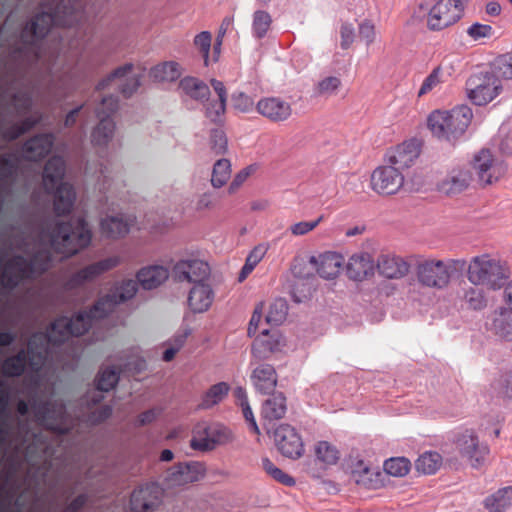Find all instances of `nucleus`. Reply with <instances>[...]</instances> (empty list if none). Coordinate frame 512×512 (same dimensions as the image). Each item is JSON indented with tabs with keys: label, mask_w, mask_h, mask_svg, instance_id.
<instances>
[{
	"label": "nucleus",
	"mask_w": 512,
	"mask_h": 512,
	"mask_svg": "<svg viewBox=\"0 0 512 512\" xmlns=\"http://www.w3.org/2000/svg\"><path fill=\"white\" fill-rule=\"evenodd\" d=\"M384 470L395 477L405 476L410 470V461L405 457L390 458L384 462Z\"/></svg>",
	"instance_id": "obj_55"
},
{
	"label": "nucleus",
	"mask_w": 512,
	"mask_h": 512,
	"mask_svg": "<svg viewBox=\"0 0 512 512\" xmlns=\"http://www.w3.org/2000/svg\"><path fill=\"white\" fill-rule=\"evenodd\" d=\"M214 292L206 282L193 285L188 295V305L192 312L203 313L209 309Z\"/></svg>",
	"instance_id": "obj_33"
},
{
	"label": "nucleus",
	"mask_w": 512,
	"mask_h": 512,
	"mask_svg": "<svg viewBox=\"0 0 512 512\" xmlns=\"http://www.w3.org/2000/svg\"><path fill=\"white\" fill-rule=\"evenodd\" d=\"M469 168L476 175L474 180L482 187L497 182L505 172L504 167L493 159L487 149H482L474 156Z\"/></svg>",
	"instance_id": "obj_13"
},
{
	"label": "nucleus",
	"mask_w": 512,
	"mask_h": 512,
	"mask_svg": "<svg viewBox=\"0 0 512 512\" xmlns=\"http://www.w3.org/2000/svg\"><path fill=\"white\" fill-rule=\"evenodd\" d=\"M442 464V457L437 452H425L416 460V469L423 474H434Z\"/></svg>",
	"instance_id": "obj_48"
},
{
	"label": "nucleus",
	"mask_w": 512,
	"mask_h": 512,
	"mask_svg": "<svg viewBox=\"0 0 512 512\" xmlns=\"http://www.w3.org/2000/svg\"><path fill=\"white\" fill-rule=\"evenodd\" d=\"M230 431L219 423L202 422L196 425L190 446L197 451H211L216 446L230 441Z\"/></svg>",
	"instance_id": "obj_12"
},
{
	"label": "nucleus",
	"mask_w": 512,
	"mask_h": 512,
	"mask_svg": "<svg viewBox=\"0 0 512 512\" xmlns=\"http://www.w3.org/2000/svg\"><path fill=\"white\" fill-rule=\"evenodd\" d=\"M162 491L155 484H145L135 489L130 498L133 512H148L156 509L161 502Z\"/></svg>",
	"instance_id": "obj_21"
},
{
	"label": "nucleus",
	"mask_w": 512,
	"mask_h": 512,
	"mask_svg": "<svg viewBox=\"0 0 512 512\" xmlns=\"http://www.w3.org/2000/svg\"><path fill=\"white\" fill-rule=\"evenodd\" d=\"M457 446L461 455L468 458L473 467L480 466L489 452L488 447L480 444L478 437L468 430L458 437Z\"/></svg>",
	"instance_id": "obj_24"
},
{
	"label": "nucleus",
	"mask_w": 512,
	"mask_h": 512,
	"mask_svg": "<svg viewBox=\"0 0 512 512\" xmlns=\"http://www.w3.org/2000/svg\"><path fill=\"white\" fill-rule=\"evenodd\" d=\"M138 290L137 280L128 279L116 284L106 295L99 298L89 310H82L73 317L56 319L53 329H71L74 336H81L89 330L94 320L102 319L113 312L115 307L133 298Z\"/></svg>",
	"instance_id": "obj_2"
},
{
	"label": "nucleus",
	"mask_w": 512,
	"mask_h": 512,
	"mask_svg": "<svg viewBox=\"0 0 512 512\" xmlns=\"http://www.w3.org/2000/svg\"><path fill=\"white\" fill-rule=\"evenodd\" d=\"M64 175L65 162L63 158L51 157L44 166L42 180L45 191L53 194V208L57 216L69 214L76 200L73 186L63 182Z\"/></svg>",
	"instance_id": "obj_5"
},
{
	"label": "nucleus",
	"mask_w": 512,
	"mask_h": 512,
	"mask_svg": "<svg viewBox=\"0 0 512 512\" xmlns=\"http://www.w3.org/2000/svg\"><path fill=\"white\" fill-rule=\"evenodd\" d=\"M286 411V397L282 392L273 394L262 405V416L265 420H280L285 416Z\"/></svg>",
	"instance_id": "obj_39"
},
{
	"label": "nucleus",
	"mask_w": 512,
	"mask_h": 512,
	"mask_svg": "<svg viewBox=\"0 0 512 512\" xmlns=\"http://www.w3.org/2000/svg\"><path fill=\"white\" fill-rule=\"evenodd\" d=\"M210 147L216 154H223L227 150V138L222 129H212L210 132Z\"/></svg>",
	"instance_id": "obj_62"
},
{
	"label": "nucleus",
	"mask_w": 512,
	"mask_h": 512,
	"mask_svg": "<svg viewBox=\"0 0 512 512\" xmlns=\"http://www.w3.org/2000/svg\"><path fill=\"white\" fill-rule=\"evenodd\" d=\"M172 275L179 282L187 281L195 285L208 280L210 267L199 259L180 260L174 265Z\"/></svg>",
	"instance_id": "obj_19"
},
{
	"label": "nucleus",
	"mask_w": 512,
	"mask_h": 512,
	"mask_svg": "<svg viewBox=\"0 0 512 512\" xmlns=\"http://www.w3.org/2000/svg\"><path fill=\"white\" fill-rule=\"evenodd\" d=\"M288 307L284 300L279 299L270 305L269 311L266 315V322L268 324L278 326L287 316Z\"/></svg>",
	"instance_id": "obj_56"
},
{
	"label": "nucleus",
	"mask_w": 512,
	"mask_h": 512,
	"mask_svg": "<svg viewBox=\"0 0 512 512\" xmlns=\"http://www.w3.org/2000/svg\"><path fill=\"white\" fill-rule=\"evenodd\" d=\"M204 474L205 467L200 462L178 463L168 470L166 480L169 485L182 486L199 481Z\"/></svg>",
	"instance_id": "obj_22"
},
{
	"label": "nucleus",
	"mask_w": 512,
	"mask_h": 512,
	"mask_svg": "<svg viewBox=\"0 0 512 512\" xmlns=\"http://www.w3.org/2000/svg\"><path fill=\"white\" fill-rule=\"evenodd\" d=\"M403 183V174L392 165L378 167L371 175V188L381 195L395 194Z\"/></svg>",
	"instance_id": "obj_17"
},
{
	"label": "nucleus",
	"mask_w": 512,
	"mask_h": 512,
	"mask_svg": "<svg viewBox=\"0 0 512 512\" xmlns=\"http://www.w3.org/2000/svg\"><path fill=\"white\" fill-rule=\"evenodd\" d=\"M42 113L36 111L33 115L25 117L20 123L13 124L2 131V137L7 141L16 140L21 135L33 129L42 120Z\"/></svg>",
	"instance_id": "obj_40"
},
{
	"label": "nucleus",
	"mask_w": 512,
	"mask_h": 512,
	"mask_svg": "<svg viewBox=\"0 0 512 512\" xmlns=\"http://www.w3.org/2000/svg\"><path fill=\"white\" fill-rule=\"evenodd\" d=\"M509 275L506 263L489 254L472 257L467 267V279L471 284L492 290L502 288Z\"/></svg>",
	"instance_id": "obj_7"
},
{
	"label": "nucleus",
	"mask_w": 512,
	"mask_h": 512,
	"mask_svg": "<svg viewBox=\"0 0 512 512\" xmlns=\"http://www.w3.org/2000/svg\"><path fill=\"white\" fill-rule=\"evenodd\" d=\"M168 277V269L161 265L143 267L136 275L138 284L145 290H152L159 287Z\"/></svg>",
	"instance_id": "obj_36"
},
{
	"label": "nucleus",
	"mask_w": 512,
	"mask_h": 512,
	"mask_svg": "<svg viewBox=\"0 0 512 512\" xmlns=\"http://www.w3.org/2000/svg\"><path fill=\"white\" fill-rule=\"evenodd\" d=\"M262 467L264 471L277 482L289 487L295 485V479L275 466L269 458L262 459Z\"/></svg>",
	"instance_id": "obj_54"
},
{
	"label": "nucleus",
	"mask_w": 512,
	"mask_h": 512,
	"mask_svg": "<svg viewBox=\"0 0 512 512\" xmlns=\"http://www.w3.org/2000/svg\"><path fill=\"white\" fill-rule=\"evenodd\" d=\"M266 253V248L259 245L256 246L247 256L246 262L242 267L239 274V281H243L255 268V266L261 261Z\"/></svg>",
	"instance_id": "obj_57"
},
{
	"label": "nucleus",
	"mask_w": 512,
	"mask_h": 512,
	"mask_svg": "<svg viewBox=\"0 0 512 512\" xmlns=\"http://www.w3.org/2000/svg\"><path fill=\"white\" fill-rule=\"evenodd\" d=\"M512 505V487H504L484 500V507L489 512H504Z\"/></svg>",
	"instance_id": "obj_42"
},
{
	"label": "nucleus",
	"mask_w": 512,
	"mask_h": 512,
	"mask_svg": "<svg viewBox=\"0 0 512 512\" xmlns=\"http://www.w3.org/2000/svg\"><path fill=\"white\" fill-rule=\"evenodd\" d=\"M278 451L287 458L298 459L304 453V444L297 430L288 424H281L273 431Z\"/></svg>",
	"instance_id": "obj_15"
},
{
	"label": "nucleus",
	"mask_w": 512,
	"mask_h": 512,
	"mask_svg": "<svg viewBox=\"0 0 512 512\" xmlns=\"http://www.w3.org/2000/svg\"><path fill=\"white\" fill-rule=\"evenodd\" d=\"M491 329L495 335L512 341V310L500 307L492 315Z\"/></svg>",
	"instance_id": "obj_38"
},
{
	"label": "nucleus",
	"mask_w": 512,
	"mask_h": 512,
	"mask_svg": "<svg viewBox=\"0 0 512 512\" xmlns=\"http://www.w3.org/2000/svg\"><path fill=\"white\" fill-rule=\"evenodd\" d=\"M315 454L325 465H333L339 459L338 450L327 441H320L315 447Z\"/></svg>",
	"instance_id": "obj_52"
},
{
	"label": "nucleus",
	"mask_w": 512,
	"mask_h": 512,
	"mask_svg": "<svg viewBox=\"0 0 512 512\" xmlns=\"http://www.w3.org/2000/svg\"><path fill=\"white\" fill-rule=\"evenodd\" d=\"M259 114L272 122L286 121L292 114L291 105L278 97H266L258 101Z\"/></svg>",
	"instance_id": "obj_27"
},
{
	"label": "nucleus",
	"mask_w": 512,
	"mask_h": 512,
	"mask_svg": "<svg viewBox=\"0 0 512 512\" xmlns=\"http://www.w3.org/2000/svg\"><path fill=\"white\" fill-rule=\"evenodd\" d=\"M441 69L440 67H436L433 71L424 79L419 91L418 96H422L427 94L431 90H433L436 86L441 83Z\"/></svg>",
	"instance_id": "obj_63"
},
{
	"label": "nucleus",
	"mask_w": 512,
	"mask_h": 512,
	"mask_svg": "<svg viewBox=\"0 0 512 512\" xmlns=\"http://www.w3.org/2000/svg\"><path fill=\"white\" fill-rule=\"evenodd\" d=\"M229 385L226 382H219L212 385L203 395L199 405L202 409H208L220 403L229 392Z\"/></svg>",
	"instance_id": "obj_45"
},
{
	"label": "nucleus",
	"mask_w": 512,
	"mask_h": 512,
	"mask_svg": "<svg viewBox=\"0 0 512 512\" xmlns=\"http://www.w3.org/2000/svg\"><path fill=\"white\" fill-rule=\"evenodd\" d=\"M472 117L471 108L462 105L451 111L436 110L432 112L428 117L427 125L434 136L451 141L464 134Z\"/></svg>",
	"instance_id": "obj_8"
},
{
	"label": "nucleus",
	"mask_w": 512,
	"mask_h": 512,
	"mask_svg": "<svg viewBox=\"0 0 512 512\" xmlns=\"http://www.w3.org/2000/svg\"><path fill=\"white\" fill-rule=\"evenodd\" d=\"M10 104L18 115H25L33 106L32 94L29 91L18 90L12 93Z\"/></svg>",
	"instance_id": "obj_51"
},
{
	"label": "nucleus",
	"mask_w": 512,
	"mask_h": 512,
	"mask_svg": "<svg viewBox=\"0 0 512 512\" xmlns=\"http://www.w3.org/2000/svg\"><path fill=\"white\" fill-rule=\"evenodd\" d=\"M474 180L469 167L455 168L439 184V190L447 196L457 195L466 190Z\"/></svg>",
	"instance_id": "obj_26"
},
{
	"label": "nucleus",
	"mask_w": 512,
	"mask_h": 512,
	"mask_svg": "<svg viewBox=\"0 0 512 512\" xmlns=\"http://www.w3.org/2000/svg\"><path fill=\"white\" fill-rule=\"evenodd\" d=\"M11 58L17 62L18 73H21V70L31 67L41 59V51H39V57L34 58L21 42V45L12 52Z\"/></svg>",
	"instance_id": "obj_53"
},
{
	"label": "nucleus",
	"mask_w": 512,
	"mask_h": 512,
	"mask_svg": "<svg viewBox=\"0 0 512 512\" xmlns=\"http://www.w3.org/2000/svg\"><path fill=\"white\" fill-rule=\"evenodd\" d=\"M56 319L50 324L47 332H36L28 341L27 350L21 349L16 355L7 357L2 364V372L8 377H18L23 374L26 364L31 370L39 371L43 366L48 353L49 344L58 345L74 336L71 329L63 327L53 329Z\"/></svg>",
	"instance_id": "obj_3"
},
{
	"label": "nucleus",
	"mask_w": 512,
	"mask_h": 512,
	"mask_svg": "<svg viewBox=\"0 0 512 512\" xmlns=\"http://www.w3.org/2000/svg\"><path fill=\"white\" fill-rule=\"evenodd\" d=\"M130 230V223L123 216H108L101 221V231L109 238L125 236Z\"/></svg>",
	"instance_id": "obj_41"
},
{
	"label": "nucleus",
	"mask_w": 512,
	"mask_h": 512,
	"mask_svg": "<svg viewBox=\"0 0 512 512\" xmlns=\"http://www.w3.org/2000/svg\"><path fill=\"white\" fill-rule=\"evenodd\" d=\"M182 70L174 61L163 62L151 68L150 76L157 82H173L180 78Z\"/></svg>",
	"instance_id": "obj_43"
},
{
	"label": "nucleus",
	"mask_w": 512,
	"mask_h": 512,
	"mask_svg": "<svg viewBox=\"0 0 512 512\" xmlns=\"http://www.w3.org/2000/svg\"><path fill=\"white\" fill-rule=\"evenodd\" d=\"M358 465L359 469L352 471L351 479L359 486H363L368 489L376 488L379 473L373 472L369 467L364 466L362 462H359Z\"/></svg>",
	"instance_id": "obj_46"
},
{
	"label": "nucleus",
	"mask_w": 512,
	"mask_h": 512,
	"mask_svg": "<svg viewBox=\"0 0 512 512\" xmlns=\"http://www.w3.org/2000/svg\"><path fill=\"white\" fill-rule=\"evenodd\" d=\"M82 18V3L80 0H61L49 12L35 15L21 32L20 40L32 57L38 58L39 42L49 32L52 25L72 26Z\"/></svg>",
	"instance_id": "obj_4"
},
{
	"label": "nucleus",
	"mask_w": 512,
	"mask_h": 512,
	"mask_svg": "<svg viewBox=\"0 0 512 512\" xmlns=\"http://www.w3.org/2000/svg\"><path fill=\"white\" fill-rule=\"evenodd\" d=\"M54 144V136L51 133L37 134L27 140L22 147L23 157L28 161H38L45 158Z\"/></svg>",
	"instance_id": "obj_28"
},
{
	"label": "nucleus",
	"mask_w": 512,
	"mask_h": 512,
	"mask_svg": "<svg viewBox=\"0 0 512 512\" xmlns=\"http://www.w3.org/2000/svg\"><path fill=\"white\" fill-rule=\"evenodd\" d=\"M231 102L234 109L242 113L252 111L254 100L244 92L236 91L231 95Z\"/></svg>",
	"instance_id": "obj_59"
},
{
	"label": "nucleus",
	"mask_w": 512,
	"mask_h": 512,
	"mask_svg": "<svg viewBox=\"0 0 512 512\" xmlns=\"http://www.w3.org/2000/svg\"><path fill=\"white\" fill-rule=\"evenodd\" d=\"M501 89L499 80L492 72L474 74L466 82L467 95L478 106L491 102Z\"/></svg>",
	"instance_id": "obj_11"
},
{
	"label": "nucleus",
	"mask_w": 512,
	"mask_h": 512,
	"mask_svg": "<svg viewBox=\"0 0 512 512\" xmlns=\"http://www.w3.org/2000/svg\"><path fill=\"white\" fill-rule=\"evenodd\" d=\"M457 446L461 455L468 458L473 467L480 466L489 452L488 447L480 444L478 437L468 430L458 437Z\"/></svg>",
	"instance_id": "obj_23"
},
{
	"label": "nucleus",
	"mask_w": 512,
	"mask_h": 512,
	"mask_svg": "<svg viewBox=\"0 0 512 512\" xmlns=\"http://www.w3.org/2000/svg\"><path fill=\"white\" fill-rule=\"evenodd\" d=\"M463 10V0L429 1L419 4L413 17L425 23L429 30L439 31L456 23L462 17Z\"/></svg>",
	"instance_id": "obj_6"
},
{
	"label": "nucleus",
	"mask_w": 512,
	"mask_h": 512,
	"mask_svg": "<svg viewBox=\"0 0 512 512\" xmlns=\"http://www.w3.org/2000/svg\"><path fill=\"white\" fill-rule=\"evenodd\" d=\"M31 407L39 426L56 435L69 433L73 428V420L66 412L65 405L60 401H39L31 399Z\"/></svg>",
	"instance_id": "obj_9"
},
{
	"label": "nucleus",
	"mask_w": 512,
	"mask_h": 512,
	"mask_svg": "<svg viewBox=\"0 0 512 512\" xmlns=\"http://www.w3.org/2000/svg\"><path fill=\"white\" fill-rule=\"evenodd\" d=\"M462 300L468 309L483 310L487 307L485 292L477 287H468L464 290Z\"/></svg>",
	"instance_id": "obj_47"
},
{
	"label": "nucleus",
	"mask_w": 512,
	"mask_h": 512,
	"mask_svg": "<svg viewBox=\"0 0 512 512\" xmlns=\"http://www.w3.org/2000/svg\"><path fill=\"white\" fill-rule=\"evenodd\" d=\"M28 420L17 419V437L20 440V444L16 446L17 452H20L25 443L32 440V444H28L25 448V458L29 459L31 454L33 453L34 446L38 445L37 449L46 454L48 445L42 441L41 434L32 433L29 429Z\"/></svg>",
	"instance_id": "obj_30"
},
{
	"label": "nucleus",
	"mask_w": 512,
	"mask_h": 512,
	"mask_svg": "<svg viewBox=\"0 0 512 512\" xmlns=\"http://www.w3.org/2000/svg\"><path fill=\"white\" fill-rule=\"evenodd\" d=\"M377 269L380 275L388 279H400L409 271L408 263L401 257L381 255L377 261Z\"/></svg>",
	"instance_id": "obj_34"
},
{
	"label": "nucleus",
	"mask_w": 512,
	"mask_h": 512,
	"mask_svg": "<svg viewBox=\"0 0 512 512\" xmlns=\"http://www.w3.org/2000/svg\"><path fill=\"white\" fill-rule=\"evenodd\" d=\"M496 77L512 79V54L500 56L494 64Z\"/></svg>",
	"instance_id": "obj_58"
},
{
	"label": "nucleus",
	"mask_w": 512,
	"mask_h": 512,
	"mask_svg": "<svg viewBox=\"0 0 512 512\" xmlns=\"http://www.w3.org/2000/svg\"><path fill=\"white\" fill-rule=\"evenodd\" d=\"M134 68L132 63H126L122 66L114 69L110 74H108L104 79L99 81L96 86L97 90L105 89L113 80L120 79L124 80L123 83L119 86L120 93L125 98H130L138 88L141 86V74H133L131 72Z\"/></svg>",
	"instance_id": "obj_18"
},
{
	"label": "nucleus",
	"mask_w": 512,
	"mask_h": 512,
	"mask_svg": "<svg viewBox=\"0 0 512 512\" xmlns=\"http://www.w3.org/2000/svg\"><path fill=\"white\" fill-rule=\"evenodd\" d=\"M91 236L83 218L46 224L39 232L38 247L30 259L15 255L4 263L0 269V286L11 291L22 281L45 273L54 262L52 250L63 258L71 257L90 244Z\"/></svg>",
	"instance_id": "obj_1"
},
{
	"label": "nucleus",
	"mask_w": 512,
	"mask_h": 512,
	"mask_svg": "<svg viewBox=\"0 0 512 512\" xmlns=\"http://www.w3.org/2000/svg\"><path fill=\"white\" fill-rule=\"evenodd\" d=\"M457 446L461 455L468 458L473 467L480 466L489 452L488 447L480 444L478 437L468 430L458 437Z\"/></svg>",
	"instance_id": "obj_25"
},
{
	"label": "nucleus",
	"mask_w": 512,
	"mask_h": 512,
	"mask_svg": "<svg viewBox=\"0 0 512 512\" xmlns=\"http://www.w3.org/2000/svg\"><path fill=\"white\" fill-rule=\"evenodd\" d=\"M415 274L418 283L424 287L442 290L448 286L442 260L423 259L418 261Z\"/></svg>",
	"instance_id": "obj_16"
},
{
	"label": "nucleus",
	"mask_w": 512,
	"mask_h": 512,
	"mask_svg": "<svg viewBox=\"0 0 512 512\" xmlns=\"http://www.w3.org/2000/svg\"><path fill=\"white\" fill-rule=\"evenodd\" d=\"M16 165L9 155L0 157V187L6 184L15 174Z\"/></svg>",
	"instance_id": "obj_61"
},
{
	"label": "nucleus",
	"mask_w": 512,
	"mask_h": 512,
	"mask_svg": "<svg viewBox=\"0 0 512 512\" xmlns=\"http://www.w3.org/2000/svg\"><path fill=\"white\" fill-rule=\"evenodd\" d=\"M419 156V147L414 141L404 142L392 151L388 157L390 165L399 171L409 168Z\"/></svg>",
	"instance_id": "obj_35"
},
{
	"label": "nucleus",
	"mask_w": 512,
	"mask_h": 512,
	"mask_svg": "<svg viewBox=\"0 0 512 512\" xmlns=\"http://www.w3.org/2000/svg\"><path fill=\"white\" fill-rule=\"evenodd\" d=\"M120 263L117 256L108 257L89 264L84 268L73 273L66 281L65 287L69 290L80 288L88 283L95 281L105 272L115 268Z\"/></svg>",
	"instance_id": "obj_14"
},
{
	"label": "nucleus",
	"mask_w": 512,
	"mask_h": 512,
	"mask_svg": "<svg viewBox=\"0 0 512 512\" xmlns=\"http://www.w3.org/2000/svg\"><path fill=\"white\" fill-rule=\"evenodd\" d=\"M272 24L271 15L264 10H257L253 14L252 34L256 39H262L267 35Z\"/></svg>",
	"instance_id": "obj_49"
},
{
	"label": "nucleus",
	"mask_w": 512,
	"mask_h": 512,
	"mask_svg": "<svg viewBox=\"0 0 512 512\" xmlns=\"http://www.w3.org/2000/svg\"><path fill=\"white\" fill-rule=\"evenodd\" d=\"M179 86L188 96L196 100L207 99L210 95L209 87L193 77L183 78Z\"/></svg>",
	"instance_id": "obj_44"
},
{
	"label": "nucleus",
	"mask_w": 512,
	"mask_h": 512,
	"mask_svg": "<svg viewBox=\"0 0 512 512\" xmlns=\"http://www.w3.org/2000/svg\"><path fill=\"white\" fill-rule=\"evenodd\" d=\"M309 262L317 270L320 277L324 279H333L339 272L343 262V257L334 252L325 253L319 257L311 256Z\"/></svg>",
	"instance_id": "obj_31"
},
{
	"label": "nucleus",
	"mask_w": 512,
	"mask_h": 512,
	"mask_svg": "<svg viewBox=\"0 0 512 512\" xmlns=\"http://www.w3.org/2000/svg\"><path fill=\"white\" fill-rule=\"evenodd\" d=\"M111 414L112 407L109 405H103L92 410L88 414L87 421L92 425H96L108 419Z\"/></svg>",
	"instance_id": "obj_64"
},
{
	"label": "nucleus",
	"mask_w": 512,
	"mask_h": 512,
	"mask_svg": "<svg viewBox=\"0 0 512 512\" xmlns=\"http://www.w3.org/2000/svg\"><path fill=\"white\" fill-rule=\"evenodd\" d=\"M118 109V98L113 95H108L101 100V103L96 107V117L99 123L94 127L91 133V141L93 145L105 147L112 140L115 132V123L111 116Z\"/></svg>",
	"instance_id": "obj_10"
},
{
	"label": "nucleus",
	"mask_w": 512,
	"mask_h": 512,
	"mask_svg": "<svg viewBox=\"0 0 512 512\" xmlns=\"http://www.w3.org/2000/svg\"><path fill=\"white\" fill-rule=\"evenodd\" d=\"M374 261L369 253L354 254L346 265L347 276L355 281H362L374 273Z\"/></svg>",
	"instance_id": "obj_32"
},
{
	"label": "nucleus",
	"mask_w": 512,
	"mask_h": 512,
	"mask_svg": "<svg viewBox=\"0 0 512 512\" xmlns=\"http://www.w3.org/2000/svg\"><path fill=\"white\" fill-rule=\"evenodd\" d=\"M443 269L447 275V284L449 285L451 278L455 274L462 273L465 269L467 270L468 264L464 259H447L442 260Z\"/></svg>",
	"instance_id": "obj_60"
},
{
	"label": "nucleus",
	"mask_w": 512,
	"mask_h": 512,
	"mask_svg": "<svg viewBox=\"0 0 512 512\" xmlns=\"http://www.w3.org/2000/svg\"><path fill=\"white\" fill-rule=\"evenodd\" d=\"M251 382L257 392L270 394L277 385V373L275 368L267 363H259L251 373Z\"/></svg>",
	"instance_id": "obj_29"
},
{
	"label": "nucleus",
	"mask_w": 512,
	"mask_h": 512,
	"mask_svg": "<svg viewBox=\"0 0 512 512\" xmlns=\"http://www.w3.org/2000/svg\"><path fill=\"white\" fill-rule=\"evenodd\" d=\"M95 381V391L89 393L85 399L86 403L92 402L94 405L103 399V392H108L116 386L119 374L115 369L106 368L98 374Z\"/></svg>",
	"instance_id": "obj_37"
},
{
	"label": "nucleus",
	"mask_w": 512,
	"mask_h": 512,
	"mask_svg": "<svg viewBox=\"0 0 512 512\" xmlns=\"http://www.w3.org/2000/svg\"><path fill=\"white\" fill-rule=\"evenodd\" d=\"M283 346V337L277 329H263L253 342L252 356L257 361H263L280 351Z\"/></svg>",
	"instance_id": "obj_20"
},
{
	"label": "nucleus",
	"mask_w": 512,
	"mask_h": 512,
	"mask_svg": "<svg viewBox=\"0 0 512 512\" xmlns=\"http://www.w3.org/2000/svg\"><path fill=\"white\" fill-rule=\"evenodd\" d=\"M231 163L228 159H219L213 166L211 184L215 188H221L230 178Z\"/></svg>",
	"instance_id": "obj_50"
}]
</instances>
